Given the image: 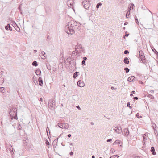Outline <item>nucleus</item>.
Listing matches in <instances>:
<instances>
[{"label": "nucleus", "instance_id": "63", "mask_svg": "<svg viewBox=\"0 0 158 158\" xmlns=\"http://www.w3.org/2000/svg\"><path fill=\"white\" fill-rule=\"evenodd\" d=\"M130 96H131V97H132L133 96V94H130Z\"/></svg>", "mask_w": 158, "mask_h": 158}, {"label": "nucleus", "instance_id": "40", "mask_svg": "<svg viewBox=\"0 0 158 158\" xmlns=\"http://www.w3.org/2000/svg\"><path fill=\"white\" fill-rule=\"evenodd\" d=\"M151 151L152 152L155 151V148L153 146L151 147Z\"/></svg>", "mask_w": 158, "mask_h": 158}, {"label": "nucleus", "instance_id": "26", "mask_svg": "<svg viewBox=\"0 0 158 158\" xmlns=\"http://www.w3.org/2000/svg\"><path fill=\"white\" fill-rule=\"evenodd\" d=\"M131 10V9H130L127 12L126 15V18H128V17H127L130 14V10Z\"/></svg>", "mask_w": 158, "mask_h": 158}, {"label": "nucleus", "instance_id": "51", "mask_svg": "<svg viewBox=\"0 0 158 158\" xmlns=\"http://www.w3.org/2000/svg\"><path fill=\"white\" fill-rule=\"evenodd\" d=\"M83 59L84 60H83L85 61L87 60V58L86 57H84Z\"/></svg>", "mask_w": 158, "mask_h": 158}, {"label": "nucleus", "instance_id": "52", "mask_svg": "<svg viewBox=\"0 0 158 158\" xmlns=\"http://www.w3.org/2000/svg\"><path fill=\"white\" fill-rule=\"evenodd\" d=\"M133 99L135 100H137L138 99V98L137 97H135L133 98Z\"/></svg>", "mask_w": 158, "mask_h": 158}, {"label": "nucleus", "instance_id": "2", "mask_svg": "<svg viewBox=\"0 0 158 158\" xmlns=\"http://www.w3.org/2000/svg\"><path fill=\"white\" fill-rule=\"evenodd\" d=\"M55 101L52 99H50L48 102V106L51 109L55 108Z\"/></svg>", "mask_w": 158, "mask_h": 158}, {"label": "nucleus", "instance_id": "59", "mask_svg": "<svg viewBox=\"0 0 158 158\" xmlns=\"http://www.w3.org/2000/svg\"><path fill=\"white\" fill-rule=\"evenodd\" d=\"M132 93L133 94H135V91H132Z\"/></svg>", "mask_w": 158, "mask_h": 158}, {"label": "nucleus", "instance_id": "3", "mask_svg": "<svg viewBox=\"0 0 158 158\" xmlns=\"http://www.w3.org/2000/svg\"><path fill=\"white\" fill-rule=\"evenodd\" d=\"M139 54L140 56V58L141 59L142 62L144 64L146 63L147 60L145 58V57L143 52L142 51H139Z\"/></svg>", "mask_w": 158, "mask_h": 158}, {"label": "nucleus", "instance_id": "23", "mask_svg": "<svg viewBox=\"0 0 158 158\" xmlns=\"http://www.w3.org/2000/svg\"><path fill=\"white\" fill-rule=\"evenodd\" d=\"M102 5V4L101 2L98 3L96 5V8L98 9L99 8V7L100 6H101Z\"/></svg>", "mask_w": 158, "mask_h": 158}, {"label": "nucleus", "instance_id": "44", "mask_svg": "<svg viewBox=\"0 0 158 158\" xmlns=\"http://www.w3.org/2000/svg\"><path fill=\"white\" fill-rule=\"evenodd\" d=\"M76 107L79 110H81V108L80 107V106H79V105L77 106Z\"/></svg>", "mask_w": 158, "mask_h": 158}, {"label": "nucleus", "instance_id": "38", "mask_svg": "<svg viewBox=\"0 0 158 158\" xmlns=\"http://www.w3.org/2000/svg\"><path fill=\"white\" fill-rule=\"evenodd\" d=\"M8 24V28H9V30L10 31H12V27H11L10 26V24Z\"/></svg>", "mask_w": 158, "mask_h": 158}, {"label": "nucleus", "instance_id": "58", "mask_svg": "<svg viewBox=\"0 0 158 158\" xmlns=\"http://www.w3.org/2000/svg\"><path fill=\"white\" fill-rule=\"evenodd\" d=\"M71 135L70 134H69L68 135V137L69 138L71 136Z\"/></svg>", "mask_w": 158, "mask_h": 158}, {"label": "nucleus", "instance_id": "64", "mask_svg": "<svg viewBox=\"0 0 158 158\" xmlns=\"http://www.w3.org/2000/svg\"><path fill=\"white\" fill-rule=\"evenodd\" d=\"M92 158H95V156L94 155H93L92 156Z\"/></svg>", "mask_w": 158, "mask_h": 158}, {"label": "nucleus", "instance_id": "7", "mask_svg": "<svg viewBox=\"0 0 158 158\" xmlns=\"http://www.w3.org/2000/svg\"><path fill=\"white\" fill-rule=\"evenodd\" d=\"M122 133L123 135L127 137L130 134L128 128H126L124 129L123 130Z\"/></svg>", "mask_w": 158, "mask_h": 158}, {"label": "nucleus", "instance_id": "54", "mask_svg": "<svg viewBox=\"0 0 158 158\" xmlns=\"http://www.w3.org/2000/svg\"><path fill=\"white\" fill-rule=\"evenodd\" d=\"M152 152V154H153V155H155L156 154V152L155 151H153V152Z\"/></svg>", "mask_w": 158, "mask_h": 158}, {"label": "nucleus", "instance_id": "13", "mask_svg": "<svg viewBox=\"0 0 158 158\" xmlns=\"http://www.w3.org/2000/svg\"><path fill=\"white\" fill-rule=\"evenodd\" d=\"M38 81L39 82V85L42 86L43 84V81L41 77H39L38 79Z\"/></svg>", "mask_w": 158, "mask_h": 158}, {"label": "nucleus", "instance_id": "60", "mask_svg": "<svg viewBox=\"0 0 158 158\" xmlns=\"http://www.w3.org/2000/svg\"><path fill=\"white\" fill-rule=\"evenodd\" d=\"M128 24V22H125L124 23V25H126L127 24Z\"/></svg>", "mask_w": 158, "mask_h": 158}, {"label": "nucleus", "instance_id": "47", "mask_svg": "<svg viewBox=\"0 0 158 158\" xmlns=\"http://www.w3.org/2000/svg\"><path fill=\"white\" fill-rule=\"evenodd\" d=\"M45 143H46V145H49V142L48 140H47V141H46Z\"/></svg>", "mask_w": 158, "mask_h": 158}, {"label": "nucleus", "instance_id": "34", "mask_svg": "<svg viewBox=\"0 0 158 158\" xmlns=\"http://www.w3.org/2000/svg\"><path fill=\"white\" fill-rule=\"evenodd\" d=\"M136 116L138 118H142V116H139V114L138 113H137L136 114Z\"/></svg>", "mask_w": 158, "mask_h": 158}, {"label": "nucleus", "instance_id": "27", "mask_svg": "<svg viewBox=\"0 0 158 158\" xmlns=\"http://www.w3.org/2000/svg\"><path fill=\"white\" fill-rule=\"evenodd\" d=\"M69 64L70 65H73L74 62L73 60L70 61L69 62Z\"/></svg>", "mask_w": 158, "mask_h": 158}, {"label": "nucleus", "instance_id": "21", "mask_svg": "<svg viewBox=\"0 0 158 158\" xmlns=\"http://www.w3.org/2000/svg\"><path fill=\"white\" fill-rule=\"evenodd\" d=\"M120 141L119 140H117L113 143V144H114V145H115V144H120Z\"/></svg>", "mask_w": 158, "mask_h": 158}, {"label": "nucleus", "instance_id": "28", "mask_svg": "<svg viewBox=\"0 0 158 158\" xmlns=\"http://www.w3.org/2000/svg\"><path fill=\"white\" fill-rule=\"evenodd\" d=\"M118 155H115L114 156H111L110 158H118Z\"/></svg>", "mask_w": 158, "mask_h": 158}, {"label": "nucleus", "instance_id": "62", "mask_svg": "<svg viewBox=\"0 0 158 158\" xmlns=\"http://www.w3.org/2000/svg\"><path fill=\"white\" fill-rule=\"evenodd\" d=\"M37 50H34V52H35V53H36V52H37Z\"/></svg>", "mask_w": 158, "mask_h": 158}, {"label": "nucleus", "instance_id": "22", "mask_svg": "<svg viewBox=\"0 0 158 158\" xmlns=\"http://www.w3.org/2000/svg\"><path fill=\"white\" fill-rule=\"evenodd\" d=\"M78 54L76 53V50L72 52V55L73 56H76Z\"/></svg>", "mask_w": 158, "mask_h": 158}, {"label": "nucleus", "instance_id": "43", "mask_svg": "<svg viewBox=\"0 0 158 158\" xmlns=\"http://www.w3.org/2000/svg\"><path fill=\"white\" fill-rule=\"evenodd\" d=\"M15 115L14 117V119H18V117H17V114H15Z\"/></svg>", "mask_w": 158, "mask_h": 158}, {"label": "nucleus", "instance_id": "41", "mask_svg": "<svg viewBox=\"0 0 158 158\" xmlns=\"http://www.w3.org/2000/svg\"><path fill=\"white\" fill-rule=\"evenodd\" d=\"M82 65H86L85 61L84 60H83L82 61Z\"/></svg>", "mask_w": 158, "mask_h": 158}, {"label": "nucleus", "instance_id": "12", "mask_svg": "<svg viewBox=\"0 0 158 158\" xmlns=\"http://www.w3.org/2000/svg\"><path fill=\"white\" fill-rule=\"evenodd\" d=\"M67 5L69 7H71L73 6V0H69L67 2Z\"/></svg>", "mask_w": 158, "mask_h": 158}, {"label": "nucleus", "instance_id": "17", "mask_svg": "<svg viewBox=\"0 0 158 158\" xmlns=\"http://www.w3.org/2000/svg\"><path fill=\"white\" fill-rule=\"evenodd\" d=\"M79 73V72H76L74 73L73 74V78L74 79L76 78V77L78 75Z\"/></svg>", "mask_w": 158, "mask_h": 158}, {"label": "nucleus", "instance_id": "49", "mask_svg": "<svg viewBox=\"0 0 158 158\" xmlns=\"http://www.w3.org/2000/svg\"><path fill=\"white\" fill-rule=\"evenodd\" d=\"M13 150H12V151H11L10 152V153L11 155H13V154H14V152H13Z\"/></svg>", "mask_w": 158, "mask_h": 158}, {"label": "nucleus", "instance_id": "37", "mask_svg": "<svg viewBox=\"0 0 158 158\" xmlns=\"http://www.w3.org/2000/svg\"><path fill=\"white\" fill-rule=\"evenodd\" d=\"M129 53V52L127 50H125L124 52V53L125 54H127Z\"/></svg>", "mask_w": 158, "mask_h": 158}, {"label": "nucleus", "instance_id": "25", "mask_svg": "<svg viewBox=\"0 0 158 158\" xmlns=\"http://www.w3.org/2000/svg\"><path fill=\"white\" fill-rule=\"evenodd\" d=\"M4 88L3 87H0V91L2 93H4Z\"/></svg>", "mask_w": 158, "mask_h": 158}, {"label": "nucleus", "instance_id": "35", "mask_svg": "<svg viewBox=\"0 0 158 158\" xmlns=\"http://www.w3.org/2000/svg\"><path fill=\"white\" fill-rule=\"evenodd\" d=\"M148 96L150 98H151L152 99H154V96L151 95L149 94Z\"/></svg>", "mask_w": 158, "mask_h": 158}, {"label": "nucleus", "instance_id": "9", "mask_svg": "<svg viewBox=\"0 0 158 158\" xmlns=\"http://www.w3.org/2000/svg\"><path fill=\"white\" fill-rule=\"evenodd\" d=\"M77 85L80 87H83L85 86L84 82L81 80H79L77 83Z\"/></svg>", "mask_w": 158, "mask_h": 158}, {"label": "nucleus", "instance_id": "11", "mask_svg": "<svg viewBox=\"0 0 158 158\" xmlns=\"http://www.w3.org/2000/svg\"><path fill=\"white\" fill-rule=\"evenodd\" d=\"M134 78H135V77L134 76H131L128 77L127 79V81L130 82H134L135 81V80Z\"/></svg>", "mask_w": 158, "mask_h": 158}, {"label": "nucleus", "instance_id": "45", "mask_svg": "<svg viewBox=\"0 0 158 158\" xmlns=\"http://www.w3.org/2000/svg\"><path fill=\"white\" fill-rule=\"evenodd\" d=\"M5 28L6 30H8V24L7 25H6L5 26Z\"/></svg>", "mask_w": 158, "mask_h": 158}, {"label": "nucleus", "instance_id": "30", "mask_svg": "<svg viewBox=\"0 0 158 158\" xmlns=\"http://www.w3.org/2000/svg\"><path fill=\"white\" fill-rule=\"evenodd\" d=\"M1 82H0V84H2L4 82V79L3 78H2L0 79Z\"/></svg>", "mask_w": 158, "mask_h": 158}, {"label": "nucleus", "instance_id": "53", "mask_svg": "<svg viewBox=\"0 0 158 158\" xmlns=\"http://www.w3.org/2000/svg\"><path fill=\"white\" fill-rule=\"evenodd\" d=\"M139 83L140 84H143V82H142V81H139Z\"/></svg>", "mask_w": 158, "mask_h": 158}, {"label": "nucleus", "instance_id": "50", "mask_svg": "<svg viewBox=\"0 0 158 158\" xmlns=\"http://www.w3.org/2000/svg\"><path fill=\"white\" fill-rule=\"evenodd\" d=\"M13 150H12V151H11L10 152V153L11 155H13V154H14V152H13Z\"/></svg>", "mask_w": 158, "mask_h": 158}, {"label": "nucleus", "instance_id": "15", "mask_svg": "<svg viewBox=\"0 0 158 158\" xmlns=\"http://www.w3.org/2000/svg\"><path fill=\"white\" fill-rule=\"evenodd\" d=\"M125 64H128L129 63V59L127 57H125L123 60Z\"/></svg>", "mask_w": 158, "mask_h": 158}, {"label": "nucleus", "instance_id": "39", "mask_svg": "<svg viewBox=\"0 0 158 158\" xmlns=\"http://www.w3.org/2000/svg\"><path fill=\"white\" fill-rule=\"evenodd\" d=\"M41 53L42 55L44 56V57L45 58V56H44V55L45 54V52L43 51H41Z\"/></svg>", "mask_w": 158, "mask_h": 158}, {"label": "nucleus", "instance_id": "8", "mask_svg": "<svg viewBox=\"0 0 158 158\" xmlns=\"http://www.w3.org/2000/svg\"><path fill=\"white\" fill-rule=\"evenodd\" d=\"M82 47L81 45L80 44L77 45L76 46H75L76 51V53L77 54H79V52L78 50H79Z\"/></svg>", "mask_w": 158, "mask_h": 158}, {"label": "nucleus", "instance_id": "33", "mask_svg": "<svg viewBox=\"0 0 158 158\" xmlns=\"http://www.w3.org/2000/svg\"><path fill=\"white\" fill-rule=\"evenodd\" d=\"M135 20L136 23L137 24H138L139 23V22L138 21V19H137V18L136 17V16H135Z\"/></svg>", "mask_w": 158, "mask_h": 158}, {"label": "nucleus", "instance_id": "5", "mask_svg": "<svg viewBox=\"0 0 158 158\" xmlns=\"http://www.w3.org/2000/svg\"><path fill=\"white\" fill-rule=\"evenodd\" d=\"M82 4L84 8L86 9H87L89 8L90 6V2H89V1H88L87 0L84 1L82 2Z\"/></svg>", "mask_w": 158, "mask_h": 158}, {"label": "nucleus", "instance_id": "19", "mask_svg": "<svg viewBox=\"0 0 158 158\" xmlns=\"http://www.w3.org/2000/svg\"><path fill=\"white\" fill-rule=\"evenodd\" d=\"M78 50L79 52V54H80V53L81 52H83V53H85V51L83 47L81 48V49Z\"/></svg>", "mask_w": 158, "mask_h": 158}, {"label": "nucleus", "instance_id": "32", "mask_svg": "<svg viewBox=\"0 0 158 158\" xmlns=\"http://www.w3.org/2000/svg\"><path fill=\"white\" fill-rule=\"evenodd\" d=\"M152 50L156 55L158 54V52L154 49V48H153V49H152Z\"/></svg>", "mask_w": 158, "mask_h": 158}, {"label": "nucleus", "instance_id": "10", "mask_svg": "<svg viewBox=\"0 0 158 158\" xmlns=\"http://www.w3.org/2000/svg\"><path fill=\"white\" fill-rule=\"evenodd\" d=\"M114 130L117 133H119L121 132L122 129L120 127H115V128L114 129Z\"/></svg>", "mask_w": 158, "mask_h": 158}, {"label": "nucleus", "instance_id": "6", "mask_svg": "<svg viewBox=\"0 0 158 158\" xmlns=\"http://www.w3.org/2000/svg\"><path fill=\"white\" fill-rule=\"evenodd\" d=\"M17 109L15 107L13 108L10 109L9 111V114L10 115H14V114H16Z\"/></svg>", "mask_w": 158, "mask_h": 158}, {"label": "nucleus", "instance_id": "4", "mask_svg": "<svg viewBox=\"0 0 158 158\" xmlns=\"http://www.w3.org/2000/svg\"><path fill=\"white\" fill-rule=\"evenodd\" d=\"M57 126L59 127L65 129H68L69 127L68 124L67 123L63 124L60 123H58ZM57 126V125L56 126V127Z\"/></svg>", "mask_w": 158, "mask_h": 158}, {"label": "nucleus", "instance_id": "42", "mask_svg": "<svg viewBox=\"0 0 158 158\" xmlns=\"http://www.w3.org/2000/svg\"><path fill=\"white\" fill-rule=\"evenodd\" d=\"M143 144L144 145L145 143V139H146V138L144 136H143Z\"/></svg>", "mask_w": 158, "mask_h": 158}, {"label": "nucleus", "instance_id": "57", "mask_svg": "<svg viewBox=\"0 0 158 158\" xmlns=\"http://www.w3.org/2000/svg\"><path fill=\"white\" fill-rule=\"evenodd\" d=\"M39 100L41 101H43V98H40Z\"/></svg>", "mask_w": 158, "mask_h": 158}, {"label": "nucleus", "instance_id": "31", "mask_svg": "<svg viewBox=\"0 0 158 158\" xmlns=\"http://www.w3.org/2000/svg\"><path fill=\"white\" fill-rule=\"evenodd\" d=\"M152 125L153 127V128L154 129L156 128V124L154 123H152Z\"/></svg>", "mask_w": 158, "mask_h": 158}, {"label": "nucleus", "instance_id": "1", "mask_svg": "<svg viewBox=\"0 0 158 158\" xmlns=\"http://www.w3.org/2000/svg\"><path fill=\"white\" fill-rule=\"evenodd\" d=\"M81 29L80 23L74 21L69 22L65 26L66 32L68 34H73Z\"/></svg>", "mask_w": 158, "mask_h": 158}, {"label": "nucleus", "instance_id": "16", "mask_svg": "<svg viewBox=\"0 0 158 158\" xmlns=\"http://www.w3.org/2000/svg\"><path fill=\"white\" fill-rule=\"evenodd\" d=\"M41 71L40 69H37L36 72L35 73L37 75H41Z\"/></svg>", "mask_w": 158, "mask_h": 158}, {"label": "nucleus", "instance_id": "14", "mask_svg": "<svg viewBox=\"0 0 158 158\" xmlns=\"http://www.w3.org/2000/svg\"><path fill=\"white\" fill-rule=\"evenodd\" d=\"M14 26L15 28L18 32H19L20 31V29L19 28V27L15 23H14Z\"/></svg>", "mask_w": 158, "mask_h": 158}, {"label": "nucleus", "instance_id": "20", "mask_svg": "<svg viewBox=\"0 0 158 158\" xmlns=\"http://www.w3.org/2000/svg\"><path fill=\"white\" fill-rule=\"evenodd\" d=\"M32 65L34 66H37L38 64L36 61H34L32 63Z\"/></svg>", "mask_w": 158, "mask_h": 158}, {"label": "nucleus", "instance_id": "55", "mask_svg": "<svg viewBox=\"0 0 158 158\" xmlns=\"http://www.w3.org/2000/svg\"><path fill=\"white\" fill-rule=\"evenodd\" d=\"M47 69L49 70H50L51 69V68H50V67H48L47 65Z\"/></svg>", "mask_w": 158, "mask_h": 158}, {"label": "nucleus", "instance_id": "29", "mask_svg": "<svg viewBox=\"0 0 158 158\" xmlns=\"http://www.w3.org/2000/svg\"><path fill=\"white\" fill-rule=\"evenodd\" d=\"M46 132H47V135L48 136V131H49V134L50 135V130H49V129L48 128V127H47L46 129Z\"/></svg>", "mask_w": 158, "mask_h": 158}, {"label": "nucleus", "instance_id": "61", "mask_svg": "<svg viewBox=\"0 0 158 158\" xmlns=\"http://www.w3.org/2000/svg\"><path fill=\"white\" fill-rule=\"evenodd\" d=\"M111 89H112V90H113L114 89V87H113V86H112V87H111Z\"/></svg>", "mask_w": 158, "mask_h": 158}, {"label": "nucleus", "instance_id": "24", "mask_svg": "<svg viewBox=\"0 0 158 158\" xmlns=\"http://www.w3.org/2000/svg\"><path fill=\"white\" fill-rule=\"evenodd\" d=\"M124 70L126 72V73H128L130 71L129 69L127 67L125 68L124 69Z\"/></svg>", "mask_w": 158, "mask_h": 158}, {"label": "nucleus", "instance_id": "18", "mask_svg": "<svg viewBox=\"0 0 158 158\" xmlns=\"http://www.w3.org/2000/svg\"><path fill=\"white\" fill-rule=\"evenodd\" d=\"M13 148H12V146L10 145L9 146L8 148L7 149L8 152H10L11 151H12V150H13Z\"/></svg>", "mask_w": 158, "mask_h": 158}, {"label": "nucleus", "instance_id": "36", "mask_svg": "<svg viewBox=\"0 0 158 158\" xmlns=\"http://www.w3.org/2000/svg\"><path fill=\"white\" fill-rule=\"evenodd\" d=\"M127 106L130 109H131L132 108V107L130 106V103L129 102L127 103Z\"/></svg>", "mask_w": 158, "mask_h": 158}, {"label": "nucleus", "instance_id": "48", "mask_svg": "<svg viewBox=\"0 0 158 158\" xmlns=\"http://www.w3.org/2000/svg\"><path fill=\"white\" fill-rule=\"evenodd\" d=\"M112 139H109L107 140V142H111L112 141Z\"/></svg>", "mask_w": 158, "mask_h": 158}, {"label": "nucleus", "instance_id": "56", "mask_svg": "<svg viewBox=\"0 0 158 158\" xmlns=\"http://www.w3.org/2000/svg\"><path fill=\"white\" fill-rule=\"evenodd\" d=\"M73 152H71L70 153V155H73Z\"/></svg>", "mask_w": 158, "mask_h": 158}, {"label": "nucleus", "instance_id": "46", "mask_svg": "<svg viewBox=\"0 0 158 158\" xmlns=\"http://www.w3.org/2000/svg\"><path fill=\"white\" fill-rule=\"evenodd\" d=\"M70 59L71 58L70 57H68L66 59V61L69 62V61H70L69 60H70Z\"/></svg>", "mask_w": 158, "mask_h": 158}]
</instances>
